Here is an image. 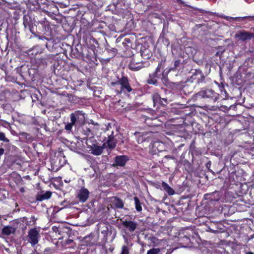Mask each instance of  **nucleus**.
<instances>
[{
	"label": "nucleus",
	"mask_w": 254,
	"mask_h": 254,
	"mask_svg": "<svg viewBox=\"0 0 254 254\" xmlns=\"http://www.w3.org/2000/svg\"><path fill=\"white\" fill-rule=\"evenodd\" d=\"M110 87L117 94H127L132 90L129 84L128 78L125 76L118 79L116 82H111Z\"/></svg>",
	"instance_id": "1"
},
{
	"label": "nucleus",
	"mask_w": 254,
	"mask_h": 254,
	"mask_svg": "<svg viewBox=\"0 0 254 254\" xmlns=\"http://www.w3.org/2000/svg\"><path fill=\"white\" fill-rule=\"evenodd\" d=\"M195 96L196 97H200L203 98H208L214 102L219 98V94L211 89H202L195 95Z\"/></svg>",
	"instance_id": "2"
},
{
	"label": "nucleus",
	"mask_w": 254,
	"mask_h": 254,
	"mask_svg": "<svg viewBox=\"0 0 254 254\" xmlns=\"http://www.w3.org/2000/svg\"><path fill=\"white\" fill-rule=\"evenodd\" d=\"M40 238L39 231L36 228L31 229L29 230L26 240L32 246H34L38 244Z\"/></svg>",
	"instance_id": "3"
},
{
	"label": "nucleus",
	"mask_w": 254,
	"mask_h": 254,
	"mask_svg": "<svg viewBox=\"0 0 254 254\" xmlns=\"http://www.w3.org/2000/svg\"><path fill=\"white\" fill-rule=\"evenodd\" d=\"M85 114L80 111H77L70 115V121L72 124L82 125L85 122Z\"/></svg>",
	"instance_id": "4"
},
{
	"label": "nucleus",
	"mask_w": 254,
	"mask_h": 254,
	"mask_svg": "<svg viewBox=\"0 0 254 254\" xmlns=\"http://www.w3.org/2000/svg\"><path fill=\"white\" fill-rule=\"evenodd\" d=\"M254 37V34L247 31H241L235 35V37L239 40L246 41L251 40Z\"/></svg>",
	"instance_id": "5"
},
{
	"label": "nucleus",
	"mask_w": 254,
	"mask_h": 254,
	"mask_svg": "<svg viewBox=\"0 0 254 254\" xmlns=\"http://www.w3.org/2000/svg\"><path fill=\"white\" fill-rule=\"evenodd\" d=\"M89 192L88 190L85 188H82L79 191L77 197L81 202H85L89 197Z\"/></svg>",
	"instance_id": "6"
},
{
	"label": "nucleus",
	"mask_w": 254,
	"mask_h": 254,
	"mask_svg": "<svg viewBox=\"0 0 254 254\" xmlns=\"http://www.w3.org/2000/svg\"><path fill=\"white\" fill-rule=\"evenodd\" d=\"M127 160V157L125 155L117 156L115 158V163L113 166H124Z\"/></svg>",
	"instance_id": "7"
},
{
	"label": "nucleus",
	"mask_w": 254,
	"mask_h": 254,
	"mask_svg": "<svg viewBox=\"0 0 254 254\" xmlns=\"http://www.w3.org/2000/svg\"><path fill=\"white\" fill-rule=\"evenodd\" d=\"M44 48L39 46H36L29 49L28 51V54L29 56L35 57L39 54L43 53Z\"/></svg>",
	"instance_id": "8"
},
{
	"label": "nucleus",
	"mask_w": 254,
	"mask_h": 254,
	"mask_svg": "<svg viewBox=\"0 0 254 254\" xmlns=\"http://www.w3.org/2000/svg\"><path fill=\"white\" fill-rule=\"evenodd\" d=\"M123 225L127 228L130 232L134 231L137 227L136 223L131 221H127L125 220L123 221L122 222Z\"/></svg>",
	"instance_id": "9"
},
{
	"label": "nucleus",
	"mask_w": 254,
	"mask_h": 254,
	"mask_svg": "<svg viewBox=\"0 0 254 254\" xmlns=\"http://www.w3.org/2000/svg\"><path fill=\"white\" fill-rule=\"evenodd\" d=\"M107 143L108 147L110 149H113L116 147L117 141L115 138V135L113 131L111 132V134L109 135Z\"/></svg>",
	"instance_id": "10"
},
{
	"label": "nucleus",
	"mask_w": 254,
	"mask_h": 254,
	"mask_svg": "<svg viewBox=\"0 0 254 254\" xmlns=\"http://www.w3.org/2000/svg\"><path fill=\"white\" fill-rule=\"evenodd\" d=\"M52 193L50 191H47L45 192H42L38 193L36 195V200L38 201H42L45 199H49L51 197Z\"/></svg>",
	"instance_id": "11"
},
{
	"label": "nucleus",
	"mask_w": 254,
	"mask_h": 254,
	"mask_svg": "<svg viewBox=\"0 0 254 254\" xmlns=\"http://www.w3.org/2000/svg\"><path fill=\"white\" fill-rule=\"evenodd\" d=\"M103 147L101 146H98L93 144L91 147V153L95 155H99L102 154L103 151Z\"/></svg>",
	"instance_id": "12"
},
{
	"label": "nucleus",
	"mask_w": 254,
	"mask_h": 254,
	"mask_svg": "<svg viewBox=\"0 0 254 254\" xmlns=\"http://www.w3.org/2000/svg\"><path fill=\"white\" fill-rule=\"evenodd\" d=\"M159 75L154 72L150 73L149 77L147 79V83L149 84L156 85L157 83V78H158Z\"/></svg>",
	"instance_id": "13"
},
{
	"label": "nucleus",
	"mask_w": 254,
	"mask_h": 254,
	"mask_svg": "<svg viewBox=\"0 0 254 254\" xmlns=\"http://www.w3.org/2000/svg\"><path fill=\"white\" fill-rule=\"evenodd\" d=\"M98 229L100 230L104 237L107 238L109 231V228L107 225L104 223H100L98 224Z\"/></svg>",
	"instance_id": "14"
},
{
	"label": "nucleus",
	"mask_w": 254,
	"mask_h": 254,
	"mask_svg": "<svg viewBox=\"0 0 254 254\" xmlns=\"http://www.w3.org/2000/svg\"><path fill=\"white\" fill-rule=\"evenodd\" d=\"M143 67L142 63H137L135 61H132L129 64V68L134 71H137Z\"/></svg>",
	"instance_id": "15"
},
{
	"label": "nucleus",
	"mask_w": 254,
	"mask_h": 254,
	"mask_svg": "<svg viewBox=\"0 0 254 254\" xmlns=\"http://www.w3.org/2000/svg\"><path fill=\"white\" fill-rule=\"evenodd\" d=\"M192 78L193 79H197L198 83L202 82L204 79V76L202 72L198 70H196L194 74L192 76Z\"/></svg>",
	"instance_id": "16"
},
{
	"label": "nucleus",
	"mask_w": 254,
	"mask_h": 254,
	"mask_svg": "<svg viewBox=\"0 0 254 254\" xmlns=\"http://www.w3.org/2000/svg\"><path fill=\"white\" fill-rule=\"evenodd\" d=\"M113 204L118 208H123L124 207V202L122 199L115 197L112 200Z\"/></svg>",
	"instance_id": "17"
},
{
	"label": "nucleus",
	"mask_w": 254,
	"mask_h": 254,
	"mask_svg": "<svg viewBox=\"0 0 254 254\" xmlns=\"http://www.w3.org/2000/svg\"><path fill=\"white\" fill-rule=\"evenodd\" d=\"M162 187L169 195L174 194V190L166 183L163 182L162 184Z\"/></svg>",
	"instance_id": "18"
},
{
	"label": "nucleus",
	"mask_w": 254,
	"mask_h": 254,
	"mask_svg": "<svg viewBox=\"0 0 254 254\" xmlns=\"http://www.w3.org/2000/svg\"><path fill=\"white\" fill-rule=\"evenodd\" d=\"M2 233L6 235H9L15 232V229L12 226H5L2 229Z\"/></svg>",
	"instance_id": "19"
},
{
	"label": "nucleus",
	"mask_w": 254,
	"mask_h": 254,
	"mask_svg": "<svg viewBox=\"0 0 254 254\" xmlns=\"http://www.w3.org/2000/svg\"><path fill=\"white\" fill-rule=\"evenodd\" d=\"M134 200L136 210L138 212H140L142 210V207H141V203L139 201V199H138V198L137 197H134Z\"/></svg>",
	"instance_id": "20"
},
{
	"label": "nucleus",
	"mask_w": 254,
	"mask_h": 254,
	"mask_svg": "<svg viewBox=\"0 0 254 254\" xmlns=\"http://www.w3.org/2000/svg\"><path fill=\"white\" fill-rule=\"evenodd\" d=\"M152 99L154 103H158L162 104V99L159 94L155 93L152 95Z\"/></svg>",
	"instance_id": "21"
},
{
	"label": "nucleus",
	"mask_w": 254,
	"mask_h": 254,
	"mask_svg": "<svg viewBox=\"0 0 254 254\" xmlns=\"http://www.w3.org/2000/svg\"><path fill=\"white\" fill-rule=\"evenodd\" d=\"M37 63L39 65L43 66L44 67L47 65V61L44 58L39 59L37 61Z\"/></svg>",
	"instance_id": "22"
},
{
	"label": "nucleus",
	"mask_w": 254,
	"mask_h": 254,
	"mask_svg": "<svg viewBox=\"0 0 254 254\" xmlns=\"http://www.w3.org/2000/svg\"><path fill=\"white\" fill-rule=\"evenodd\" d=\"M160 251L159 248H153L148 251L146 254H158Z\"/></svg>",
	"instance_id": "23"
},
{
	"label": "nucleus",
	"mask_w": 254,
	"mask_h": 254,
	"mask_svg": "<svg viewBox=\"0 0 254 254\" xmlns=\"http://www.w3.org/2000/svg\"><path fill=\"white\" fill-rule=\"evenodd\" d=\"M23 25L25 28H28L29 29H30V22L25 16H24L23 17Z\"/></svg>",
	"instance_id": "24"
},
{
	"label": "nucleus",
	"mask_w": 254,
	"mask_h": 254,
	"mask_svg": "<svg viewBox=\"0 0 254 254\" xmlns=\"http://www.w3.org/2000/svg\"><path fill=\"white\" fill-rule=\"evenodd\" d=\"M236 19H249L250 21H254V16H247L244 17H237Z\"/></svg>",
	"instance_id": "25"
},
{
	"label": "nucleus",
	"mask_w": 254,
	"mask_h": 254,
	"mask_svg": "<svg viewBox=\"0 0 254 254\" xmlns=\"http://www.w3.org/2000/svg\"><path fill=\"white\" fill-rule=\"evenodd\" d=\"M0 140L6 142H8L9 141V139L5 137V134L2 132H0Z\"/></svg>",
	"instance_id": "26"
},
{
	"label": "nucleus",
	"mask_w": 254,
	"mask_h": 254,
	"mask_svg": "<svg viewBox=\"0 0 254 254\" xmlns=\"http://www.w3.org/2000/svg\"><path fill=\"white\" fill-rule=\"evenodd\" d=\"M73 126H76L75 124H72L71 121L70 123L67 124L65 126V129L67 131H71Z\"/></svg>",
	"instance_id": "27"
},
{
	"label": "nucleus",
	"mask_w": 254,
	"mask_h": 254,
	"mask_svg": "<svg viewBox=\"0 0 254 254\" xmlns=\"http://www.w3.org/2000/svg\"><path fill=\"white\" fill-rule=\"evenodd\" d=\"M55 57V56L54 55H45L44 57L45 60L47 61H50V62H52V60L54 59Z\"/></svg>",
	"instance_id": "28"
},
{
	"label": "nucleus",
	"mask_w": 254,
	"mask_h": 254,
	"mask_svg": "<svg viewBox=\"0 0 254 254\" xmlns=\"http://www.w3.org/2000/svg\"><path fill=\"white\" fill-rule=\"evenodd\" d=\"M180 64H181V61L180 60H176L175 62V63H174V67L171 68L170 69V70H173L175 68H178V67L180 66Z\"/></svg>",
	"instance_id": "29"
},
{
	"label": "nucleus",
	"mask_w": 254,
	"mask_h": 254,
	"mask_svg": "<svg viewBox=\"0 0 254 254\" xmlns=\"http://www.w3.org/2000/svg\"><path fill=\"white\" fill-rule=\"evenodd\" d=\"M128 249L127 246H124L122 248V253L121 254H128Z\"/></svg>",
	"instance_id": "30"
},
{
	"label": "nucleus",
	"mask_w": 254,
	"mask_h": 254,
	"mask_svg": "<svg viewBox=\"0 0 254 254\" xmlns=\"http://www.w3.org/2000/svg\"><path fill=\"white\" fill-rule=\"evenodd\" d=\"M162 64L159 63L158 66L157 67L155 71L154 72V73H156V74L159 75V73L160 72V69L161 68Z\"/></svg>",
	"instance_id": "31"
},
{
	"label": "nucleus",
	"mask_w": 254,
	"mask_h": 254,
	"mask_svg": "<svg viewBox=\"0 0 254 254\" xmlns=\"http://www.w3.org/2000/svg\"><path fill=\"white\" fill-rule=\"evenodd\" d=\"M224 18L226 20H229V21H230L231 20H238V21H241V20H242L243 19H236L235 18L236 17H230V16H224Z\"/></svg>",
	"instance_id": "32"
},
{
	"label": "nucleus",
	"mask_w": 254,
	"mask_h": 254,
	"mask_svg": "<svg viewBox=\"0 0 254 254\" xmlns=\"http://www.w3.org/2000/svg\"><path fill=\"white\" fill-rule=\"evenodd\" d=\"M1 121H2L3 122V124H2V126L5 127H10V124L5 121H4V120H1Z\"/></svg>",
	"instance_id": "33"
},
{
	"label": "nucleus",
	"mask_w": 254,
	"mask_h": 254,
	"mask_svg": "<svg viewBox=\"0 0 254 254\" xmlns=\"http://www.w3.org/2000/svg\"><path fill=\"white\" fill-rule=\"evenodd\" d=\"M225 51V50H223L222 51H218L216 54H215V56H219L220 57H221V55L222 54H223V53Z\"/></svg>",
	"instance_id": "34"
},
{
	"label": "nucleus",
	"mask_w": 254,
	"mask_h": 254,
	"mask_svg": "<svg viewBox=\"0 0 254 254\" xmlns=\"http://www.w3.org/2000/svg\"><path fill=\"white\" fill-rule=\"evenodd\" d=\"M4 149L3 148L0 149V157L4 153Z\"/></svg>",
	"instance_id": "35"
},
{
	"label": "nucleus",
	"mask_w": 254,
	"mask_h": 254,
	"mask_svg": "<svg viewBox=\"0 0 254 254\" xmlns=\"http://www.w3.org/2000/svg\"><path fill=\"white\" fill-rule=\"evenodd\" d=\"M177 1L180 3L184 4V2L182 0H177Z\"/></svg>",
	"instance_id": "36"
},
{
	"label": "nucleus",
	"mask_w": 254,
	"mask_h": 254,
	"mask_svg": "<svg viewBox=\"0 0 254 254\" xmlns=\"http://www.w3.org/2000/svg\"><path fill=\"white\" fill-rule=\"evenodd\" d=\"M110 127H111V125H110V124H108V125L107 127V129L109 130Z\"/></svg>",
	"instance_id": "37"
},
{
	"label": "nucleus",
	"mask_w": 254,
	"mask_h": 254,
	"mask_svg": "<svg viewBox=\"0 0 254 254\" xmlns=\"http://www.w3.org/2000/svg\"><path fill=\"white\" fill-rule=\"evenodd\" d=\"M162 102H163V101H164L165 103H167V99L165 98H161Z\"/></svg>",
	"instance_id": "38"
},
{
	"label": "nucleus",
	"mask_w": 254,
	"mask_h": 254,
	"mask_svg": "<svg viewBox=\"0 0 254 254\" xmlns=\"http://www.w3.org/2000/svg\"><path fill=\"white\" fill-rule=\"evenodd\" d=\"M40 39H42V40L43 39H47V38L45 37H41V38L40 37Z\"/></svg>",
	"instance_id": "39"
},
{
	"label": "nucleus",
	"mask_w": 254,
	"mask_h": 254,
	"mask_svg": "<svg viewBox=\"0 0 254 254\" xmlns=\"http://www.w3.org/2000/svg\"><path fill=\"white\" fill-rule=\"evenodd\" d=\"M20 191H21V192H23V191H24V189H23V188H21V189H20Z\"/></svg>",
	"instance_id": "40"
},
{
	"label": "nucleus",
	"mask_w": 254,
	"mask_h": 254,
	"mask_svg": "<svg viewBox=\"0 0 254 254\" xmlns=\"http://www.w3.org/2000/svg\"><path fill=\"white\" fill-rule=\"evenodd\" d=\"M247 254H254L252 252H249Z\"/></svg>",
	"instance_id": "41"
},
{
	"label": "nucleus",
	"mask_w": 254,
	"mask_h": 254,
	"mask_svg": "<svg viewBox=\"0 0 254 254\" xmlns=\"http://www.w3.org/2000/svg\"><path fill=\"white\" fill-rule=\"evenodd\" d=\"M87 130H88V131L89 133H90V132H91V130H90V129H89V128H87Z\"/></svg>",
	"instance_id": "42"
},
{
	"label": "nucleus",
	"mask_w": 254,
	"mask_h": 254,
	"mask_svg": "<svg viewBox=\"0 0 254 254\" xmlns=\"http://www.w3.org/2000/svg\"><path fill=\"white\" fill-rule=\"evenodd\" d=\"M233 107H235V106H234V105H231V106H230V108H233Z\"/></svg>",
	"instance_id": "43"
},
{
	"label": "nucleus",
	"mask_w": 254,
	"mask_h": 254,
	"mask_svg": "<svg viewBox=\"0 0 254 254\" xmlns=\"http://www.w3.org/2000/svg\"><path fill=\"white\" fill-rule=\"evenodd\" d=\"M210 231L213 232V233H215V231H214V230H211Z\"/></svg>",
	"instance_id": "44"
},
{
	"label": "nucleus",
	"mask_w": 254,
	"mask_h": 254,
	"mask_svg": "<svg viewBox=\"0 0 254 254\" xmlns=\"http://www.w3.org/2000/svg\"><path fill=\"white\" fill-rule=\"evenodd\" d=\"M32 218L33 219L34 221H35V217L34 216H32Z\"/></svg>",
	"instance_id": "45"
},
{
	"label": "nucleus",
	"mask_w": 254,
	"mask_h": 254,
	"mask_svg": "<svg viewBox=\"0 0 254 254\" xmlns=\"http://www.w3.org/2000/svg\"><path fill=\"white\" fill-rule=\"evenodd\" d=\"M49 251V249H45V251Z\"/></svg>",
	"instance_id": "46"
}]
</instances>
